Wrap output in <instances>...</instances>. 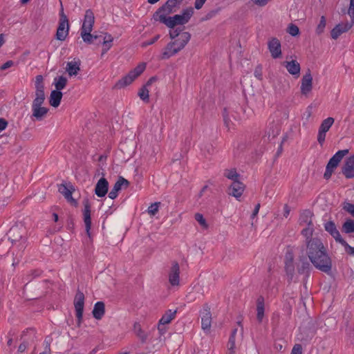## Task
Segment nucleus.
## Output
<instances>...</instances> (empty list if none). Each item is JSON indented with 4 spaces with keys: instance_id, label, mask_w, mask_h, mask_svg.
Masks as SVG:
<instances>
[{
    "instance_id": "nucleus-38",
    "label": "nucleus",
    "mask_w": 354,
    "mask_h": 354,
    "mask_svg": "<svg viewBox=\"0 0 354 354\" xmlns=\"http://www.w3.org/2000/svg\"><path fill=\"white\" fill-rule=\"evenodd\" d=\"M326 25V20L324 16H322L320 18L319 23L318 24L316 28V33L317 35H321L324 32L325 27Z\"/></svg>"
},
{
    "instance_id": "nucleus-33",
    "label": "nucleus",
    "mask_w": 354,
    "mask_h": 354,
    "mask_svg": "<svg viewBox=\"0 0 354 354\" xmlns=\"http://www.w3.org/2000/svg\"><path fill=\"white\" fill-rule=\"evenodd\" d=\"M310 268V264L305 258L301 259V265L297 268L298 273L300 274H308Z\"/></svg>"
},
{
    "instance_id": "nucleus-47",
    "label": "nucleus",
    "mask_w": 354,
    "mask_h": 354,
    "mask_svg": "<svg viewBox=\"0 0 354 354\" xmlns=\"http://www.w3.org/2000/svg\"><path fill=\"white\" fill-rule=\"evenodd\" d=\"M290 354H302V346L299 344H296L293 346Z\"/></svg>"
},
{
    "instance_id": "nucleus-53",
    "label": "nucleus",
    "mask_w": 354,
    "mask_h": 354,
    "mask_svg": "<svg viewBox=\"0 0 354 354\" xmlns=\"http://www.w3.org/2000/svg\"><path fill=\"white\" fill-rule=\"evenodd\" d=\"M342 245L344 247L348 254H349L350 255H354V247L350 246L347 242L346 245L345 243Z\"/></svg>"
},
{
    "instance_id": "nucleus-41",
    "label": "nucleus",
    "mask_w": 354,
    "mask_h": 354,
    "mask_svg": "<svg viewBox=\"0 0 354 354\" xmlns=\"http://www.w3.org/2000/svg\"><path fill=\"white\" fill-rule=\"evenodd\" d=\"M160 205V202H156L154 203H152L149 207H148V213L152 216H154L156 214V213L158 212V207Z\"/></svg>"
},
{
    "instance_id": "nucleus-10",
    "label": "nucleus",
    "mask_w": 354,
    "mask_h": 354,
    "mask_svg": "<svg viewBox=\"0 0 354 354\" xmlns=\"http://www.w3.org/2000/svg\"><path fill=\"white\" fill-rule=\"evenodd\" d=\"M168 279L172 286H178L180 282V266L176 261H173L168 270Z\"/></svg>"
},
{
    "instance_id": "nucleus-43",
    "label": "nucleus",
    "mask_w": 354,
    "mask_h": 354,
    "mask_svg": "<svg viewBox=\"0 0 354 354\" xmlns=\"http://www.w3.org/2000/svg\"><path fill=\"white\" fill-rule=\"evenodd\" d=\"M343 209L354 217V204L344 202L343 203Z\"/></svg>"
},
{
    "instance_id": "nucleus-14",
    "label": "nucleus",
    "mask_w": 354,
    "mask_h": 354,
    "mask_svg": "<svg viewBox=\"0 0 354 354\" xmlns=\"http://www.w3.org/2000/svg\"><path fill=\"white\" fill-rule=\"evenodd\" d=\"M324 229L334 238L336 242L339 243L340 244L345 243L346 245V241L342 238L341 234L333 221H330L326 222L324 224Z\"/></svg>"
},
{
    "instance_id": "nucleus-44",
    "label": "nucleus",
    "mask_w": 354,
    "mask_h": 354,
    "mask_svg": "<svg viewBox=\"0 0 354 354\" xmlns=\"http://www.w3.org/2000/svg\"><path fill=\"white\" fill-rule=\"evenodd\" d=\"M227 348H228V354H234V348H235V339L233 337H230L228 343H227Z\"/></svg>"
},
{
    "instance_id": "nucleus-8",
    "label": "nucleus",
    "mask_w": 354,
    "mask_h": 354,
    "mask_svg": "<svg viewBox=\"0 0 354 354\" xmlns=\"http://www.w3.org/2000/svg\"><path fill=\"white\" fill-rule=\"evenodd\" d=\"M95 23V17L93 12L88 9L86 10L82 26L80 28V35L81 37H90V32L93 30V27Z\"/></svg>"
},
{
    "instance_id": "nucleus-11",
    "label": "nucleus",
    "mask_w": 354,
    "mask_h": 354,
    "mask_svg": "<svg viewBox=\"0 0 354 354\" xmlns=\"http://www.w3.org/2000/svg\"><path fill=\"white\" fill-rule=\"evenodd\" d=\"M58 191L72 205L75 207L77 206V201L75 199H74L72 196V194L75 191V187L71 183H68V185H59L58 187Z\"/></svg>"
},
{
    "instance_id": "nucleus-45",
    "label": "nucleus",
    "mask_w": 354,
    "mask_h": 354,
    "mask_svg": "<svg viewBox=\"0 0 354 354\" xmlns=\"http://www.w3.org/2000/svg\"><path fill=\"white\" fill-rule=\"evenodd\" d=\"M100 36L97 35H94V34H91V32H90V37H88L87 39L86 37H82V40L87 44H91L93 43V40L94 39H97L100 37Z\"/></svg>"
},
{
    "instance_id": "nucleus-56",
    "label": "nucleus",
    "mask_w": 354,
    "mask_h": 354,
    "mask_svg": "<svg viewBox=\"0 0 354 354\" xmlns=\"http://www.w3.org/2000/svg\"><path fill=\"white\" fill-rule=\"evenodd\" d=\"M8 122L6 119L0 118V131H3L8 127Z\"/></svg>"
},
{
    "instance_id": "nucleus-40",
    "label": "nucleus",
    "mask_w": 354,
    "mask_h": 354,
    "mask_svg": "<svg viewBox=\"0 0 354 354\" xmlns=\"http://www.w3.org/2000/svg\"><path fill=\"white\" fill-rule=\"evenodd\" d=\"M287 32L292 36L295 37L299 34V29L297 26L290 24L288 27Z\"/></svg>"
},
{
    "instance_id": "nucleus-31",
    "label": "nucleus",
    "mask_w": 354,
    "mask_h": 354,
    "mask_svg": "<svg viewBox=\"0 0 354 354\" xmlns=\"http://www.w3.org/2000/svg\"><path fill=\"white\" fill-rule=\"evenodd\" d=\"M176 314V310H168L165 312V313L162 315V317L159 320L160 324H167L171 322L172 319L175 318Z\"/></svg>"
},
{
    "instance_id": "nucleus-26",
    "label": "nucleus",
    "mask_w": 354,
    "mask_h": 354,
    "mask_svg": "<svg viewBox=\"0 0 354 354\" xmlns=\"http://www.w3.org/2000/svg\"><path fill=\"white\" fill-rule=\"evenodd\" d=\"M81 62L80 59H74L66 64V71L70 76H75L80 71Z\"/></svg>"
},
{
    "instance_id": "nucleus-1",
    "label": "nucleus",
    "mask_w": 354,
    "mask_h": 354,
    "mask_svg": "<svg viewBox=\"0 0 354 354\" xmlns=\"http://www.w3.org/2000/svg\"><path fill=\"white\" fill-rule=\"evenodd\" d=\"M305 245L306 254L315 268L324 273L330 274L333 267L332 259L322 241L315 237V239L306 242Z\"/></svg>"
},
{
    "instance_id": "nucleus-48",
    "label": "nucleus",
    "mask_w": 354,
    "mask_h": 354,
    "mask_svg": "<svg viewBox=\"0 0 354 354\" xmlns=\"http://www.w3.org/2000/svg\"><path fill=\"white\" fill-rule=\"evenodd\" d=\"M348 14L354 22V0L350 1V6L348 10Z\"/></svg>"
},
{
    "instance_id": "nucleus-50",
    "label": "nucleus",
    "mask_w": 354,
    "mask_h": 354,
    "mask_svg": "<svg viewBox=\"0 0 354 354\" xmlns=\"http://www.w3.org/2000/svg\"><path fill=\"white\" fill-rule=\"evenodd\" d=\"M326 133L325 132H323L322 131H319V132H318V135H317V141L318 142L322 145L323 143L325 141V139H326Z\"/></svg>"
},
{
    "instance_id": "nucleus-36",
    "label": "nucleus",
    "mask_w": 354,
    "mask_h": 354,
    "mask_svg": "<svg viewBox=\"0 0 354 354\" xmlns=\"http://www.w3.org/2000/svg\"><path fill=\"white\" fill-rule=\"evenodd\" d=\"M223 175L228 179L232 180V182H234V180H239V178L240 175L236 172L235 169H225Z\"/></svg>"
},
{
    "instance_id": "nucleus-63",
    "label": "nucleus",
    "mask_w": 354,
    "mask_h": 354,
    "mask_svg": "<svg viewBox=\"0 0 354 354\" xmlns=\"http://www.w3.org/2000/svg\"><path fill=\"white\" fill-rule=\"evenodd\" d=\"M103 41H113V37L109 33H104V37L103 38Z\"/></svg>"
},
{
    "instance_id": "nucleus-54",
    "label": "nucleus",
    "mask_w": 354,
    "mask_h": 354,
    "mask_svg": "<svg viewBox=\"0 0 354 354\" xmlns=\"http://www.w3.org/2000/svg\"><path fill=\"white\" fill-rule=\"evenodd\" d=\"M285 263H294V258L292 253H286Z\"/></svg>"
},
{
    "instance_id": "nucleus-51",
    "label": "nucleus",
    "mask_w": 354,
    "mask_h": 354,
    "mask_svg": "<svg viewBox=\"0 0 354 354\" xmlns=\"http://www.w3.org/2000/svg\"><path fill=\"white\" fill-rule=\"evenodd\" d=\"M333 171H334V169H333L331 167H328V166L326 165V171L324 174V178L326 180L329 179L331 177L332 174L333 173Z\"/></svg>"
},
{
    "instance_id": "nucleus-3",
    "label": "nucleus",
    "mask_w": 354,
    "mask_h": 354,
    "mask_svg": "<svg viewBox=\"0 0 354 354\" xmlns=\"http://www.w3.org/2000/svg\"><path fill=\"white\" fill-rule=\"evenodd\" d=\"M191 39L189 32H182L180 37L173 39L174 41L169 42L164 48L162 53V59H167L175 55L188 44Z\"/></svg>"
},
{
    "instance_id": "nucleus-55",
    "label": "nucleus",
    "mask_w": 354,
    "mask_h": 354,
    "mask_svg": "<svg viewBox=\"0 0 354 354\" xmlns=\"http://www.w3.org/2000/svg\"><path fill=\"white\" fill-rule=\"evenodd\" d=\"M14 65V62L12 60H9V61H7L6 63H4L1 67V70L2 71H4V70H6L7 68H10L11 66H12Z\"/></svg>"
},
{
    "instance_id": "nucleus-57",
    "label": "nucleus",
    "mask_w": 354,
    "mask_h": 354,
    "mask_svg": "<svg viewBox=\"0 0 354 354\" xmlns=\"http://www.w3.org/2000/svg\"><path fill=\"white\" fill-rule=\"evenodd\" d=\"M207 0H195L194 7L196 9H201Z\"/></svg>"
},
{
    "instance_id": "nucleus-39",
    "label": "nucleus",
    "mask_w": 354,
    "mask_h": 354,
    "mask_svg": "<svg viewBox=\"0 0 354 354\" xmlns=\"http://www.w3.org/2000/svg\"><path fill=\"white\" fill-rule=\"evenodd\" d=\"M171 30L169 32V37L171 39H176L182 35V32H184L183 31V29L180 28H170Z\"/></svg>"
},
{
    "instance_id": "nucleus-25",
    "label": "nucleus",
    "mask_w": 354,
    "mask_h": 354,
    "mask_svg": "<svg viewBox=\"0 0 354 354\" xmlns=\"http://www.w3.org/2000/svg\"><path fill=\"white\" fill-rule=\"evenodd\" d=\"M157 80L156 77H151L149 78V80L147 82V83L140 89L138 92V95L140 97L141 100H142L145 102H149V90L147 87L154 82Z\"/></svg>"
},
{
    "instance_id": "nucleus-23",
    "label": "nucleus",
    "mask_w": 354,
    "mask_h": 354,
    "mask_svg": "<svg viewBox=\"0 0 354 354\" xmlns=\"http://www.w3.org/2000/svg\"><path fill=\"white\" fill-rule=\"evenodd\" d=\"M283 66L286 67L288 73L296 77H299L301 71L299 63L296 60L290 62L286 61L283 62Z\"/></svg>"
},
{
    "instance_id": "nucleus-32",
    "label": "nucleus",
    "mask_w": 354,
    "mask_h": 354,
    "mask_svg": "<svg viewBox=\"0 0 354 354\" xmlns=\"http://www.w3.org/2000/svg\"><path fill=\"white\" fill-rule=\"evenodd\" d=\"M67 79L64 76H59L54 79V84L56 90L58 91H61L62 89L65 88L67 84Z\"/></svg>"
},
{
    "instance_id": "nucleus-46",
    "label": "nucleus",
    "mask_w": 354,
    "mask_h": 354,
    "mask_svg": "<svg viewBox=\"0 0 354 354\" xmlns=\"http://www.w3.org/2000/svg\"><path fill=\"white\" fill-rule=\"evenodd\" d=\"M160 38V35H156L153 38L151 39L150 40L144 41L142 43L141 46L145 48L147 46L153 44L158 39Z\"/></svg>"
},
{
    "instance_id": "nucleus-5",
    "label": "nucleus",
    "mask_w": 354,
    "mask_h": 354,
    "mask_svg": "<svg viewBox=\"0 0 354 354\" xmlns=\"http://www.w3.org/2000/svg\"><path fill=\"white\" fill-rule=\"evenodd\" d=\"M184 0H167L162 6H160L153 14V19L159 21L161 16L167 17L168 15L177 12Z\"/></svg>"
},
{
    "instance_id": "nucleus-49",
    "label": "nucleus",
    "mask_w": 354,
    "mask_h": 354,
    "mask_svg": "<svg viewBox=\"0 0 354 354\" xmlns=\"http://www.w3.org/2000/svg\"><path fill=\"white\" fill-rule=\"evenodd\" d=\"M254 75L258 80L262 79V67H261V66L259 65L255 68Z\"/></svg>"
},
{
    "instance_id": "nucleus-20",
    "label": "nucleus",
    "mask_w": 354,
    "mask_h": 354,
    "mask_svg": "<svg viewBox=\"0 0 354 354\" xmlns=\"http://www.w3.org/2000/svg\"><path fill=\"white\" fill-rule=\"evenodd\" d=\"M212 323V314L210 312V308L207 304L204 305L203 311L201 312V325L202 328L209 330L211 327Z\"/></svg>"
},
{
    "instance_id": "nucleus-16",
    "label": "nucleus",
    "mask_w": 354,
    "mask_h": 354,
    "mask_svg": "<svg viewBox=\"0 0 354 354\" xmlns=\"http://www.w3.org/2000/svg\"><path fill=\"white\" fill-rule=\"evenodd\" d=\"M304 216L307 218L306 220H305V223H307V227L301 230V234L305 237V243H306L309 240L315 239V237H313L315 229L311 220V212H308L304 214Z\"/></svg>"
},
{
    "instance_id": "nucleus-61",
    "label": "nucleus",
    "mask_w": 354,
    "mask_h": 354,
    "mask_svg": "<svg viewBox=\"0 0 354 354\" xmlns=\"http://www.w3.org/2000/svg\"><path fill=\"white\" fill-rule=\"evenodd\" d=\"M283 210H284V212H283V216L285 218H288L289 214H290V207H288V205L286 204L284 205Z\"/></svg>"
},
{
    "instance_id": "nucleus-4",
    "label": "nucleus",
    "mask_w": 354,
    "mask_h": 354,
    "mask_svg": "<svg viewBox=\"0 0 354 354\" xmlns=\"http://www.w3.org/2000/svg\"><path fill=\"white\" fill-rule=\"evenodd\" d=\"M193 14L194 9L189 7L184 9L180 15H175L173 17H167L162 15L158 21L165 24L169 28H174L178 25L183 26L186 24L189 21Z\"/></svg>"
},
{
    "instance_id": "nucleus-42",
    "label": "nucleus",
    "mask_w": 354,
    "mask_h": 354,
    "mask_svg": "<svg viewBox=\"0 0 354 354\" xmlns=\"http://www.w3.org/2000/svg\"><path fill=\"white\" fill-rule=\"evenodd\" d=\"M194 218L202 227H203L205 229L208 227V225L207 224V222L204 218L203 214L200 213H196L194 216Z\"/></svg>"
},
{
    "instance_id": "nucleus-59",
    "label": "nucleus",
    "mask_w": 354,
    "mask_h": 354,
    "mask_svg": "<svg viewBox=\"0 0 354 354\" xmlns=\"http://www.w3.org/2000/svg\"><path fill=\"white\" fill-rule=\"evenodd\" d=\"M260 206H261L260 203H258L256 205V206L253 210V212L251 215L252 218H254L258 214L259 209H260Z\"/></svg>"
},
{
    "instance_id": "nucleus-9",
    "label": "nucleus",
    "mask_w": 354,
    "mask_h": 354,
    "mask_svg": "<svg viewBox=\"0 0 354 354\" xmlns=\"http://www.w3.org/2000/svg\"><path fill=\"white\" fill-rule=\"evenodd\" d=\"M74 306L76 312L77 324L81 325L84 306V295L80 290H77L74 298Z\"/></svg>"
},
{
    "instance_id": "nucleus-35",
    "label": "nucleus",
    "mask_w": 354,
    "mask_h": 354,
    "mask_svg": "<svg viewBox=\"0 0 354 354\" xmlns=\"http://www.w3.org/2000/svg\"><path fill=\"white\" fill-rule=\"evenodd\" d=\"M342 231L346 234L354 232V221L350 218L347 219L342 225Z\"/></svg>"
},
{
    "instance_id": "nucleus-28",
    "label": "nucleus",
    "mask_w": 354,
    "mask_h": 354,
    "mask_svg": "<svg viewBox=\"0 0 354 354\" xmlns=\"http://www.w3.org/2000/svg\"><path fill=\"white\" fill-rule=\"evenodd\" d=\"M62 93L58 91H52L50 95L49 103L53 107H57L60 104Z\"/></svg>"
},
{
    "instance_id": "nucleus-22",
    "label": "nucleus",
    "mask_w": 354,
    "mask_h": 354,
    "mask_svg": "<svg viewBox=\"0 0 354 354\" xmlns=\"http://www.w3.org/2000/svg\"><path fill=\"white\" fill-rule=\"evenodd\" d=\"M109 183L104 178H101L95 187V194L98 197H104L108 192Z\"/></svg>"
},
{
    "instance_id": "nucleus-6",
    "label": "nucleus",
    "mask_w": 354,
    "mask_h": 354,
    "mask_svg": "<svg viewBox=\"0 0 354 354\" xmlns=\"http://www.w3.org/2000/svg\"><path fill=\"white\" fill-rule=\"evenodd\" d=\"M70 30L69 21L67 16L64 12V8L62 6L59 12V20L55 38L59 41H64L68 35Z\"/></svg>"
},
{
    "instance_id": "nucleus-17",
    "label": "nucleus",
    "mask_w": 354,
    "mask_h": 354,
    "mask_svg": "<svg viewBox=\"0 0 354 354\" xmlns=\"http://www.w3.org/2000/svg\"><path fill=\"white\" fill-rule=\"evenodd\" d=\"M268 47L272 58L277 59L281 56V45L277 38H271L268 42Z\"/></svg>"
},
{
    "instance_id": "nucleus-15",
    "label": "nucleus",
    "mask_w": 354,
    "mask_h": 354,
    "mask_svg": "<svg viewBox=\"0 0 354 354\" xmlns=\"http://www.w3.org/2000/svg\"><path fill=\"white\" fill-rule=\"evenodd\" d=\"M354 22L351 19V22L346 21L345 23H339L337 24L331 30L330 35L333 39H337L342 33L348 31L353 26Z\"/></svg>"
},
{
    "instance_id": "nucleus-19",
    "label": "nucleus",
    "mask_w": 354,
    "mask_h": 354,
    "mask_svg": "<svg viewBox=\"0 0 354 354\" xmlns=\"http://www.w3.org/2000/svg\"><path fill=\"white\" fill-rule=\"evenodd\" d=\"M342 172L346 178H354V154L346 159Z\"/></svg>"
},
{
    "instance_id": "nucleus-60",
    "label": "nucleus",
    "mask_w": 354,
    "mask_h": 354,
    "mask_svg": "<svg viewBox=\"0 0 354 354\" xmlns=\"http://www.w3.org/2000/svg\"><path fill=\"white\" fill-rule=\"evenodd\" d=\"M166 324H161L160 322H158V329L161 335H163L166 331Z\"/></svg>"
},
{
    "instance_id": "nucleus-29",
    "label": "nucleus",
    "mask_w": 354,
    "mask_h": 354,
    "mask_svg": "<svg viewBox=\"0 0 354 354\" xmlns=\"http://www.w3.org/2000/svg\"><path fill=\"white\" fill-rule=\"evenodd\" d=\"M257 318L259 322H262L264 315V298L259 296L257 300Z\"/></svg>"
},
{
    "instance_id": "nucleus-21",
    "label": "nucleus",
    "mask_w": 354,
    "mask_h": 354,
    "mask_svg": "<svg viewBox=\"0 0 354 354\" xmlns=\"http://www.w3.org/2000/svg\"><path fill=\"white\" fill-rule=\"evenodd\" d=\"M245 189L244 184L240 180H234L232 182L228 189V194L231 195L236 198H239L243 194Z\"/></svg>"
},
{
    "instance_id": "nucleus-52",
    "label": "nucleus",
    "mask_w": 354,
    "mask_h": 354,
    "mask_svg": "<svg viewBox=\"0 0 354 354\" xmlns=\"http://www.w3.org/2000/svg\"><path fill=\"white\" fill-rule=\"evenodd\" d=\"M41 274V271L40 270H32L30 271V273L28 275V277H30V280H31L35 277L40 276Z\"/></svg>"
},
{
    "instance_id": "nucleus-64",
    "label": "nucleus",
    "mask_w": 354,
    "mask_h": 354,
    "mask_svg": "<svg viewBox=\"0 0 354 354\" xmlns=\"http://www.w3.org/2000/svg\"><path fill=\"white\" fill-rule=\"evenodd\" d=\"M113 41H103L102 44L104 47H108L111 48L112 46Z\"/></svg>"
},
{
    "instance_id": "nucleus-62",
    "label": "nucleus",
    "mask_w": 354,
    "mask_h": 354,
    "mask_svg": "<svg viewBox=\"0 0 354 354\" xmlns=\"http://www.w3.org/2000/svg\"><path fill=\"white\" fill-rule=\"evenodd\" d=\"M26 348H27V343L22 342L19 346L18 351L20 352V353H22V352H24L26 349Z\"/></svg>"
},
{
    "instance_id": "nucleus-34",
    "label": "nucleus",
    "mask_w": 354,
    "mask_h": 354,
    "mask_svg": "<svg viewBox=\"0 0 354 354\" xmlns=\"http://www.w3.org/2000/svg\"><path fill=\"white\" fill-rule=\"evenodd\" d=\"M334 121H335V120L333 118H331V117L327 118L326 119L324 120L322 122V124L319 128V130L326 133L330 129L331 126L333 124Z\"/></svg>"
},
{
    "instance_id": "nucleus-2",
    "label": "nucleus",
    "mask_w": 354,
    "mask_h": 354,
    "mask_svg": "<svg viewBox=\"0 0 354 354\" xmlns=\"http://www.w3.org/2000/svg\"><path fill=\"white\" fill-rule=\"evenodd\" d=\"M35 98L32 103V120L41 121L46 116L49 109L42 106L46 100L44 92L45 86L44 84V77L41 75L35 77Z\"/></svg>"
},
{
    "instance_id": "nucleus-58",
    "label": "nucleus",
    "mask_w": 354,
    "mask_h": 354,
    "mask_svg": "<svg viewBox=\"0 0 354 354\" xmlns=\"http://www.w3.org/2000/svg\"><path fill=\"white\" fill-rule=\"evenodd\" d=\"M217 13V11L216 10H212L209 12H208L204 18L202 19L203 21L208 20L214 17Z\"/></svg>"
},
{
    "instance_id": "nucleus-37",
    "label": "nucleus",
    "mask_w": 354,
    "mask_h": 354,
    "mask_svg": "<svg viewBox=\"0 0 354 354\" xmlns=\"http://www.w3.org/2000/svg\"><path fill=\"white\" fill-rule=\"evenodd\" d=\"M133 328L134 332L136 334V335L141 339L142 342H144L147 339V335L142 330L140 324L138 323H136L134 324Z\"/></svg>"
},
{
    "instance_id": "nucleus-30",
    "label": "nucleus",
    "mask_w": 354,
    "mask_h": 354,
    "mask_svg": "<svg viewBox=\"0 0 354 354\" xmlns=\"http://www.w3.org/2000/svg\"><path fill=\"white\" fill-rule=\"evenodd\" d=\"M285 271L286 273L287 280L289 283L296 281L295 278V265L294 263H285Z\"/></svg>"
},
{
    "instance_id": "nucleus-27",
    "label": "nucleus",
    "mask_w": 354,
    "mask_h": 354,
    "mask_svg": "<svg viewBox=\"0 0 354 354\" xmlns=\"http://www.w3.org/2000/svg\"><path fill=\"white\" fill-rule=\"evenodd\" d=\"M105 313V305L103 301H97L95 304L92 311L95 319L100 320Z\"/></svg>"
},
{
    "instance_id": "nucleus-24",
    "label": "nucleus",
    "mask_w": 354,
    "mask_h": 354,
    "mask_svg": "<svg viewBox=\"0 0 354 354\" xmlns=\"http://www.w3.org/2000/svg\"><path fill=\"white\" fill-rule=\"evenodd\" d=\"M348 153V149L338 151L328 161L327 166L335 169L344 156Z\"/></svg>"
},
{
    "instance_id": "nucleus-18",
    "label": "nucleus",
    "mask_w": 354,
    "mask_h": 354,
    "mask_svg": "<svg viewBox=\"0 0 354 354\" xmlns=\"http://www.w3.org/2000/svg\"><path fill=\"white\" fill-rule=\"evenodd\" d=\"M129 185V182L124 178L120 176L118 180L114 184L112 189L109 193V197L111 199H115L118 195V192L122 188H127Z\"/></svg>"
},
{
    "instance_id": "nucleus-13",
    "label": "nucleus",
    "mask_w": 354,
    "mask_h": 354,
    "mask_svg": "<svg viewBox=\"0 0 354 354\" xmlns=\"http://www.w3.org/2000/svg\"><path fill=\"white\" fill-rule=\"evenodd\" d=\"M300 89L301 93L306 96L311 92L313 89V76L310 70H308L306 73L302 77Z\"/></svg>"
},
{
    "instance_id": "nucleus-7",
    "label": "nucleus",
    "mask_w": 354,
    "mask_h": 354,
    "mask_svg": "<svg viewBox=\"0 0 354 354\" xmlns=\"http://www.w3.org/2000/svg\"><path fill=\"white\" fill-rule=\"evenodd\" d=\"M146 64L140 63L133 70L131 71L125 77L119 80L117 86L119 88L129 85L145 70Z\"/></svg>"
},
{
    "instance_id": "nucleus-12",
    "label": "nucleus",
    "mask_w": 354,
    "mask_h": 354,
    "mask_svg": "<svg viewBox=\"0 0 354 354\" xmlns=\"http://www.w3.org/2000/svg\"><path fill=\"white\" fill-rule=\"evenodd\" d=\"M84 209H83V219L85 224V230L87 235L91 236L90 230L91 228V205L88 198H84L83 201Z\"/></svg>"
}]
</instances>
